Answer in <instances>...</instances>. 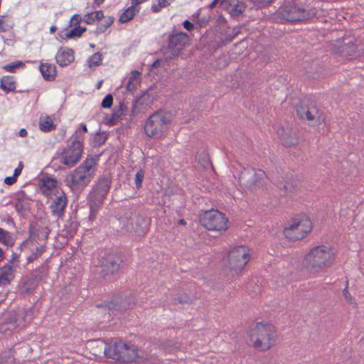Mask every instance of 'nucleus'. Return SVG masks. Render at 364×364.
Wrapping results in <instances>:
<instances>
[{"mask_svg":"<svg viewBox=\"0 0 364 364\" xmlns=\"http://www.w3.org/2000/svg\"><path fill=\"white\" fill-rule=\"evenodd\" d=\"M335 256L332 249L326 245L312 248L304 257V265L311 272H319L330 267L334 262Z\"/></svg>","mask_w":364,"mask_h":364,"instance_id":"f257e3e1","label":"nucleus"},{"mask_svg":"<svg viewBox=\"0 0 364 364\" xmlns=\"http://www.w3.org/2000/svg\"><path fill=\"white\" fill-rule=\"evenodd\" d=\"M97 161L93 158L87 159L68 177V185L73 191H80L87 186L93 178Z\"/></svg>","mask_w":364,"mask_h":364,"instance_id":"f03ea898","label":"nucleus"},{"mask_svg":"<svg viewBox=\"0 0 364 364\" xmlns=\"http://www.w3.org/2000/svg\"><path fill=\"white\" fill-rule=\"evenodd\" d=\"M104 352L107 358L122 363L142 362L148 358L147 355H139V351L135 346L122 341L115 342L111 346H106Z\"/></svg>","mask_w":364,"mask_h":364,"instance_id":"7ed1b4c3","label":"nucleus"},{"mask_svg":"<svg viewBox=\"0 0 364 364\" xmlns=\"http://www.w3.org/2000/svg\"><path fill=\"white\" fill-rule=\"evenodd\" d=\"M249 336L253 346L259 350L264 351L274 344L276 331L271 324L257 323L250 328Z\"/></svg>","mask_w":364,"mask_h":364,"instance_id":"20e7f679","label":"nucleus"},{"mask_svg":"<svg viewBox=\"0 0 364 364\" xmlns=\"http://www.w3.org/2000/svg\"><path fill=\"white\" fill-rule=\"evenodd\" d=\"M172 121L170 112L159 110L153 113L145 122L144 131L151 139H161Z\"/></svg>","mask_w":364,"mask_h":364,"instance_id":"39448f33","label":"nucleus"},{"mask_svg":"<svg viewBox=\"0 0 364 364\" xmlns=\"http://www.w3.org/2000/svg\"><path fill=\"white\" fill-rule=\"evenodd\" d=\"M266 174L262 169L243 168L239 176V183L242 188L251 193L263 189L266 183Z\"/></svg>","mask_w":364,"mask_h":364,"instance_id":"423d86ee","label":"nucleus"},{"mask_svg":"<svg viewBox=\"0 0 364 364\" xmlns=\"http://www.w3.org/2000/svg\"><path fill=\"white\" fill-rule=\"evenodd\" d=\"M228 221L224 213L213 209L204 212L200 217L202 226L210 231L218 232L220 234L228 230Z\"/></svg>","mask_w":364,"mask_h":364,"instance_id":"0eeeda50","label":"nucleus"},{"mask_svg":"<svg viewBox=\"0 0 364 364\" xmlns=\"http://www.w3.org/2000/svg\"><path fill=\"white\" fill-rule=\"evenodd\" d=\"M277 15L287 21L309 20L316 15L315 9H306L302 6L289 4L279 8Z\"/></svg>","mask_w":364,"mask_h":364,"instance_id":"6e6552de","label":"nucleus"},{"mask_svg":"<svg viewBox=\"0 0 364 364\" xmlns=\"http://www.w3.org/2000/svg\"><path fill=\"white\" fill-rule=\"evenodd\" d=\"M311 222L306 216L296 218L284 228V235L291 240H299L304 238L311 230Z\"/></svg>","mask_w":364,"mask_h":364,"instance_id":"1a4fd4ad","label":"nucleus"},{"mask_svg":"<svg viewBox=\"0 0 364 364\" xmlns=\"http://www.w3.org/2000/svg\"><path fill=\"white\" fill-rule=\"evenodd\" d=\"M82 150V142L80 140L74 139L63 149L58 159L60 164L72 167L80 160Z\"/></svg>","mask_w":364,"mask_h":364,"instance_id":"9d476101","label":"nucleus"},{"mask_svg":"<svg viewBox=\"0 0 364 364\" xmlns=\"http://www.w3.org/2000/svg\"><path fill=\"white\" fill-rule=\"evenodd\" d=\"M189 36L185 32L171 33L168 37V45L164 53L166 60H171L179 55L180 51L188 44Z\"/></svg>","mask_w":364,"mask_h":364,"instance_id":"9b49d317","label":"nucleus"},{"mask_svg":"<svg viewBox=\"0 0 364 364\" xmlns=\"http://www.w3.org/2000/svg\"><path fill=\"white\" fill-rule=\"evenodd\" d=\"M249 259L250 254L245 246L236 247L228 254V267L237 272L245 267Z\"/></svg>","mask_w":364,"mask_h":364,"instance_id":"f8f14e48","label":"nucleus"},{"mask_svg":"<svg viewBox=\"0 0 364 364\" xmlns=\"http://www.w3.org/2000/svg\"><path fill=\"white\" fill-rule=\"evenodd\" d=\"M296 113L301 119H306L314 126L321 125L325 122L323 112L314 104L309 106L298 105Z\"/></svg>","mask_w":364,"mask_h":364,"instance_id":"ddd939ff","label":"nucleus"},{"mask_svg":"<svg viewBox=\"0 0 364 364\" xmlns=\"http://www.w3.org/2000/svg\"><path fill=\"white\" fill-rule=\"evenodd\" d=\"M122 262V255L117 252H108L101 257L102 274L106 277L118 272Z\"/></svg>","mask_w":364,"mask_h":364,"instance_id":"4468645a","label":"nucleus"},{"mask_svg":"<svg viewBox=\"0 0 364 364\" xmlns=\"http://www.w3.org/2000/svg\"><path fill=\"white\" fill-rule=\"evenodd\" d=\"M111 180L108 177H101L95 183L90 194V198L95 203H101L109 191Z\"/></svg>","mask_w":364,"mask_h":364,"instance_id":"2eb2a0df","label":"nucleus"},{"mask_svg":"<svg viewBox=\"0 0 364 364\" xmlns=\"http://www.w3.org/2000/svg\"><path fill=\"white\" fill-rule=\"evenodd\" d=\"M134 303V301H127L122 296H115L110 301H105L102 304H97V307H106L109 310L123 311L126 310L127 309L132 308Z\"/></svg>","mask_w":364,"mask_h":364,"instance_id":"dca6fc26","label":"nucleus"},{"mask_svg":"<svg viewBox=\"0 0 364 364\" xmlns=\"http://www.w3.org/2000/svg\"><path fill=\"white\" fill-rule=\"evenodd\" d=\"M67 204L66 196L64 193L56 196L52 201L50 209L53 216L60 218L64 215V210Z\"/></svg>","mask_w":364,"mask_h":364,"instance_id":"f3484780","label":"nucleus"},{"mask_svg":"<svg viewBox=\"0 0 364 364\" xmlns=\"http://www.w3.org/2000/svg\"><path fill=\"white\" fill-rule=\"evenodd\" d=\"M55 59L59 65H68L74 60L73 50L70 48H60L55 55Z\"/></svg>","mask_w":364,"mask_h":364,"instance_id":"a211bd4d","label":"nucleus"},{"mask_svg":"<svg viewBox=\"0 0 364 364\" xmlns=\"http://www.w3.org/2000/svg\"><path fill=\"white\" fill-rule=\"evenodd\" d=\"M14 267L10 264L0 268V287H5L11 283L14 278Z\"/></svg>","mask_w":364,"mask_h":364,"instance_id":"6ab92c4d","label":"nucleus"},{"mask_svg":"<svg viewBox=\"0 0 364 364\" xmlns=\"http://www.w3.org/2000/svg\"><path fill=\"white\" fill-rule=\"evenodd\" d=\"M57 181L50 177H43L39 181V186L45 195H49L50 191L55 188Z\"/></svg>","mask_w":364,"mask_h":364,"instance_id":"aec40b11","label":"nucleus"},{"mask_svg":"<svg viewBox=\"0 0 364 364\" xmlns=\"http://www.w3.org/2000/svg\"><path fill=\"white\" fill-rule=\"evenodd\" d=\"M299 185V181L296 179H291L285 181L284 184L279 186V189L284 192V195L287 196H293L296 191Z\"/></svg>","mask_w":364,"mask_h":364,"instance_id":"412c9836","label":"nucleus"},{"mask_svg":"<svg viewBox=\"0 0 364 364\" xmlns=\"http://www.w3.org/2000/svg\"><path fill=\"white\" fill-rule=\"evenodd\" d=\"M40 71L46 80H53L56 76L55 66L50 63H41Z\"/></svg>","mask_w":364,"mask_h":364,"instance_id":"4be33fe9","label":"nucleus"},{"mask_svg":"<svg viewBox=\"0 0 364 364\" xmlns=\"http://www.w3.org/2000/svg\"><path fill=\"white\" fill-rule=\"evenodd\" d=\"M281 136L282 143L286 146H293L299 143L296 134L292 131L285 132L282 130V134L279 133Z\"/></svg>","mask_w":364,"mask_h":364,"instance_id":"5701e85b","label":"nucleus"},{"mask_svg":"<svg viewBox=\"0 0 364 364\" xmlns=\"http://www.w3.org/2000/svg\"><path fill=\"white\" fill-rule=\"evenodd\" d=\"M127 106L124 103H120L117 109H116L110 118L108 119V124L109 125H114L122 119L123 115H124L127 111Z\"/></svg>","mask_w":364,"mask_h":364,"instance_id":"b1692460","label":"nucleus"},{"mask_svg":"<svg viewBox=\"0 0 364 364\" xmlns=\"http://www.w3.org/2000/svg\"><path fill=\"white\" fill-rule=\"evenodd\" d=\"M140 75L141 73L136 70L131 73L127 85V90L132 92L137 88L138 85L141 82Z\"/></svg>","mask_w":364,"mask_h":364,"instance_id":"393cba45","label":"nucleus"},{"mask_svg":"<svg viewBox=\"0 0 364 364\" xmlns=\"http://www.w3.org/2000/svg\"><path fill=\"white\" fill-rule=\"evenodd\" d=\"M39 128L42 132H48L55 128L53 120L48 116L40 119Z\"/></svg>","mask_w":364,"mask_h":364,"instance_id":"a878e982","label":"nucleus"},{"mask_svg":"<svg viewBox=\"0 0 364 364\" xmlns=\"http://www.w3.org/2000/svg\"><path fill=\"white\" fill-rule=\"evenodd\" d=\"M23 314H11L6 319V324H11V328H16L23 321Z\"/></svg>","mask_w":364,"mask_h":364,"instance_id":"bb28decb","label":"nucleus"},{"mask_svg":"<svg viewBox=\"0 0 364 364\" xmlns=\"http://www.w3.org/2000/svg\"><path fill=\"white\" fill-rule=\"evenodd\" d=\"M1 88L8 92L14 91L16 88L15 82L10 76H4L1 80Z\"/></svg>","mask_w":364,"mask_h":364,"instance_id":"cd10ccee","label":"nucleus"},{"mask_svg":"<svg viewBox=\"0 0 364 364\" xmlns=\"http://www.w3.org/2000/svg\"><path fill=\"white\" fill-rule=\"evenodd\" d=\"M245 8L246 6L242 2L237 1L231 4L229 13L232 17H237L245 11Z\"/></svg>","mask_w":364,"mask_h":364,"instance_id":"c85d7f7f","label":"nucleus"},{"mask_svg":"<svg viewBox=\"0 0 364 364\" xmlns=\"http://www.w3.org/2000/svg\"><path fill=\"white\" fill-rule=\"evenodd\" d=\"M103 16L104 14L102 11L100 10L87 14L85 15L83 20L85 23L90 24L93 23L95 21L102 19Z\"/></svg>","mask_w":364,"mask_h":364,"instance_id":"c756f323","label":"nucleus"},{"mask_svg":"<svg viewBox=\"0 0 364 364\" xmlns=\"http://www.w3.org/2000/svg\"><path fill=\"white\" fill-rule=\"evenodd\" d=\"M135 6L136 5L132 4L131 6H129L121 14L119 19L121 23H127L133 18V17L135 16Z\"/></svg>","mask_w":364,"mask_h":364,"instance_id":"7c9ffc66","label":"nucleus"},{"mask_svg":"<svg viewBox=\"0 0 364 364\" xmlns=\"http://www.w3.org/2000/svg\"><path fill=\"white\" fill-rule=\"evenodd\" d=\"M14 26L12 19L6 16H0V28L1 32H5Z\"/></svg>","mask_w":364,"mask_h":364,"instance_id":"2f4dec72","label":"nucleus"},{"mask_svg":"<svg viewBox=\"0 0 364 364\" xmlns=\"http://www.w3.org/2000/svg\"><path fill=\"white\" fill-rule=\"evenodd\" d=\"M85 27H80L79 26H75V27L69 31L65 33L64 38H72L73 37H80L82 33L85 31Z\"/></svg>","mask_w":364,"mask_h":364,"instance_id":"473e14b6","label":"nucleus"},{"mask_svg":"<svg viewBox=\"0 0 364 364\" xmlns=\"http://www.w3.org/2000/svg\"><path fill=\"white\" fill-rule=\"evenodd\" d=\"M114 18L113 16H109L107 19L105 21L104 23H100L97 26V29L95 31V33L97 35H100L104 33L108 27L111 26V24L114 22Z\"/></svg>","mask_w":364,"mask_h":364,"instance_id":"72a5a7b5","label":"nucleus"},{"mask_svg":"<svg viewBox=\"0 0 364 364\" xmlns=\"http://www.w3.org/2000/svg\"><path fill=\"white\" fill-rule=\"evenodd\" d=\"M174 0H158L157 4H153L151 6V10L154 13H157L165 6L170 5Z\"/></svg>","mask_w":364,"mask_h":364,"instance_id":"f704fd0d","label":"nucleus"},{"mask_svg":"<svg viewBox=\"0 0 364 364\" xmlns=\"http://www.w3.org/2000/svg\"><path fill=\"white\" fill-rule=\"evenodd\" d=\"M343 295L346 299L349 304L353 305L354 307L357 306V304L355 302L354 299L348 291V281L347 280L346 282V287L343 290Z\"/></svg>","mask_w":364,"mask_h":364,"instance_id":"c9c22d12","label":"nucleus"},{"mask_svg":"<svg viewBox=\"0 0 364 364\" xmlns=\"http://www.w3.org/2000/svg\"><path fill=\"white\" fill-rule=\"evenodd\" d=\"M45 251V247L43 245H41L40 247H38L35 249V250L33 251L31 255L28 257V262H33L37 258H38L43 252Z\"/></svg>","mask_w":364,"mask_h":364,"instance_id":"e433bc0d","label":"nucleus"},{"mask_svg":"<svg viewBox=\"0 0 364 364\" xmlns=\"http://www.w3.org/2000/svg\"><path fill=\"white\" fill-rule=\"evenodd\" d=\"M139 355H144V356H146L147 355V359H145L144 361L142 362H138L139 363H143V364H159V361L158 360V358L153 355H149L147 353H145V352H139Z\"/></svg>","mask_w":364,"mask_h":364,"instance_id":"4c0bfd02","label":"nucleus"},{"mask_svg":"<svg viewBox=\"0 0 364 364\" xmlns=\"http://www.w3.org/2000/svg\"><path fill=\"white\" fill-rule=\"evenodd\" d=\"M102 61V55L100 53H94L89 59L90 67L98 66Z\"/></svg>","mask_w":364,"mask_h":364,"instance_id":"58836bf2","label":"nucleus"},{"mask_svg":"<svg viewBox=\"0 0 364 364\" xmlns=\"http://www.w3.org/2000/svg\"><path fill=\"white\" fill-rule=\"evenodd\" d=\"M77 223L76 222H70L69 225H65V230H66V236L67 237H73L75 235L77 228Z\"/></svg>","mask_w":364,"mask_h":364,"instance_id":"ea45409f","label":"nucleus"},{"mask_svg":"<svg viewBox=\"0 0 364 364\" xmlns=\"http://www.w3.org/2000/svg\"><path fill=\"white\" fill-rule=\"evenodd\" d=\"M36 287V279H31L28 280L23 284V289L28 294H31Z\"/></svg>","mask_w":364,"mask_h":364,"instance_id":"a19ab883","label":"nucleus"},{"mask_svg":"<svg viewBox=\"0 0 364 364\" xmlns=\"http://www.w3.org/2000/svg\"><path fill=\"white\" fill-rule=\"evenodd\" d=\"M11 237L9 232L0 228V242L5 245H8L11 242Z\"/></svg>","mask_w":364,"mask_h":364,"instance_id":"79ce46f5","label":"nucleus"},{"mask_svg":"<svg viewBox=\"0 0 364 364\" xmlns=\"http://www.w3.org/2000/svg\"><path fill=\"white\" fill-rule=\"evenodd\" d=\"M113 104V97L111 94H108L105 96L102 102V107L103 108H110Z\"/></svg>","mask_w":364,"mask_h":364,"instance_id":"37998d69","label":"nucleus"},{"mask_svg":"<svg viewBox=\"0 0 364 364\" xmlns=\"http://www.w3.org/2000/svg\"><path fill=\"white\" fill-rule=\"evenodd\" d=\"M144 177V173L142 170L139 171L135 175V185L137 188L141 187L142 181Z\"/></svg>","mask_w":364,"mask_h":364,"instance_id":"c03bdc74","label":"nucleus"},{"mask_svg":"<svg viewBox=\"0 0 364 364\" xmlns=\"http://www.w3.org/2000/svg\"><path fill=\"white\" fill-rule=\"evenodd\" d=\"M190 299L186 294L178 296L174 299L175 304H186L189 302Z\"/></svg>","mask_w":364,"mask_h":364,"instance_id":"a18cd8bd","label":"nucleus"},{"mask_svg":"<svg viewBox=\"0 0 364 364\" xmlns=\"http://www.w3.org/2000/svg\"><path fill=\"white\" fill-rule=\"evenodd\" d=\"M82 21V18L79 14H75L70 19V26H77Z\"/></svg>","mask_w":364,"mask_h":364,"instance_id":"49530a36","label":"nucleus"},{"mask_svg":"<svg viewBox=\"0 0 364 364\" xmlns=\"http://www.w3.org/2000/svg\"><path fill=\"white\" fill-rule=\"evenodd\" d=\"M131 220H132V223H131V227L129 228L130 230H134L135 232H138L139 229L137 227L134 226L133 221L135 220L137 223H139L140 222L144 221V218L141 217L137 216V217L131 218Z\"/></svg>","mask_w":364,"mask_h":364,"instance_id":"de8ad7c7","label":"nucleus"},{"mask_svg":"<svg viewBox=\"0 0 364 364\" xmlns=\"http://www.w3.org/2000/svg\"><path fill=\"white\" fill-rule=\"evenodd\" d=\"M21 65H22V63L18 62L17 63H11V64L6 65L4 67V68L5 70H6L7 71L14 72L16 68H18V66H20Z\"/></svg>","mask_w":364,"mask_h":364,"instance_id":"09e8293b","label":"nucleus"},{"mask_svg":"<svg viewBox=\"0 0 364 364\" xmlns=\"http://www.w3.org/2000/svg\"><path fill=\"white\" fill-rule=\"evenodd\" d=\"M15 208L18 212L23 211L26 209L25 205L23 204V200H18L16 203Z\"/></svg>","mask_w":364,"mask_h":364,"instance_id":"8fccbe9b","label":"nucleus"},{"mask_svg":"<svg viewBox=\"0 0 364 364\" xmlns=\"http://www.w3.org/2000/svg\"><path fill=\"white\" fill-rule=\"evenodd\" d=\"M15 328H11V324H6V322H4L0 326V331H13Z\"/></svg>","mask_w":364,"mask_h":364,"instance_id":"3c124183","label":"nucleus"},{"mask_svg":"<svg viewBox=\"0 0 364 364\" xmlns=\"http://www.w3.org/2000/svg\"><path fill=\"white\" fill-rule=\"evenodd\" d=\"M183 25L184 28L189 31H192L194 28L193 24L188 20H186L183 22Z\"/></svg>","mask_w":364,"mask_h":364,"instance_id":"603ef678","label":"nucleus"},{"mask_svg":"<svg viewBox=\"0 0 364 364\" xmlns=\"http://www.w3.org/2000/svg\"><path fill=\"white\" fill-rule=\"evenodd\" d=\"M16 181V177L14 176V175L12 176L6 177L4 179L5 183H6L8 185H11V184L14 183Z\"/></svg>","mask_w":364,"mask_h":364,"instance_id":"864d4df0","label":"nucleus"},{"mask_svg":"<svg viewBox=\"0 0 364 364\" xmlns=\"http://www.w3.org/2000/svg\"><path fill=\"white\" fill-rule=\"evenodd\" d=\"M23 168V164L22 162H20L18 164V166L14 170V176L17 178L18 176H19L22 171Z\"/></svg>","mask_w":364,"mask_h":364,"instance_id":"5fc2aeb1","label":"nucleus"},{"mask_svg":"<svg viewBox=\"0 0 364 364\" xmlns=\"http://www.w3.org/2000/svg\"><path fill=\"white\" fill-rule=\"evenodd\" d=\"M274 0H259V6H265L270 4Z\"/></svg>","mask_w":364,"mask_h":364,"instance_id":"6e6d98bb","label":"nucleus"},{"mask_svg":"<svg viewBox=\"0 0 364 364\" xmlns=\"http://www.w3.org/2000/svg\"><path fill=\"white\" fill-rule=\"evenodd\" d=\"M28 134L27 131L25 129H21L19 131V136L21 137H25Z\"/></svg>","mask_w":364,"mask_h":364,"instance_id":"4d7b16f0","label":"nucleus"},{"mask_svg":"<svg viewBox=\"0 0 364 364\" xmlns=\"http://www.w3.org/2000/svg\"><path fill=\"white\" fill-rule=\"evenodd\" d=\"M12 362H13V358L9 356L6 361L4 360V358H1V361H0V364H6L7 363H12Z\"/></svg>","mask_w":364,"mask_h":364,"instance_id":"13d9d810","label":"nucleus"},{"mask_svg":"<svg viewBox=\"0 0 364 364\" xmlns=\"http://www.w3.org/2000/svg\"><path fill=\"white\" fill-rule=\"evenodd\" d=\"M218 3V2L216 0H213V1H212V3H210V4L209 5V7H210V9H213V8L216 6V4H217Z\"/></svg>","mask_w":364,"mask_h":364,"instance_id":"bf43d9fd","label":"nucleus"},{"mask_svg":"<svg viewBox=\"0 0 364 364\" xmlns=\"http://www.w3.org/2000/svg\"><path fill=\"white\" fill-rule=\"evenodd\" d=\"M105 0H95V4L97 5V6H99L101 4H102L104 2Z\"/></svg>","mask_w":364,"mask_h":364,"instance_id":"052dcab7","label":"nucleus"},{"mask_svg":"<svg viewBox=\"0 0 364 364\" xmlns=\"http://www.w3.org/2000/svg\"><path fill=\"white\" fill-rule=\"evenodd\" d=\"M81 127H82V129L83 132H87V126L85 124H81Z\"/></svg>","mask_w":364,"mask_h":364,"instance_id":"680f3d73","label":"nucleus"},{"mask_svg":"<svg viewBox=\"0 0 364 364\" xmlns=\"http://www.w3.org/2000/svg\"><path fill=\"white\" fill-rule=\"evenodd\" d=\"M56 30V27L55 26H52L50 28V33H54Z\"/></svg>","mask_w":364,"mask_h":364,"instance_id":"e2e57ef3","label":"nucleus"},{"mask_svg":"<svg viewBox=\"0 0 364 364\" xmlns=\"http://www.w3.org/2000/svg\"><path fill=\"white\" fill-rule=\"evenodd\" d=\"M179 224L184 225L186 224V222L185 220L181 219V220H179Z\"/></svg>","mask_w":364,"mask_h":364,"instance_id":"0e129e2a","label":"nucleus"},{"mask_svg":"<svg viewBox=\"0 0 364 364\" xmlns=\"http://www.w3.org/2000/svg\"><path fill=\"white\" fill-rule=\"evenodd\" d=\"M205 22H206V21H205V20H204V21H203H203H201V23H200V26H203V24H205Z\"/></svg>","mask_w":364,"mask_h":364,"instance_id":"69168bd1","label":"nucleus"},{"mask_svg":"<svg viewBox=\"0 0 364 364\" xmlns=\"http://www.w3.org/2000/svg\"><path fill=\"white\" fill-rule=\"evenodd\" d=\"M148 96H149V95H147V94H144V95H143L141 96V99H143V98H146V97H148Z\"/></svg>","mask_w":364,"mask_h":364,"instance_id":"338daca9","label":"nucleus"},{"mask_svg":"<svg viewBox=\"0 0 364 364\" xmlns=\"http://www.w3.org/2000/svg\"><path fill=\"white\" fill-rule=\"evenodd\" d=\"M1 257H2V250H1V249L0 248V259L1 258Z\"/></svg>","mask_w":364,"mask_h":364,"instance_id":"774afa93","label":"nucleus"}]
</instances>
